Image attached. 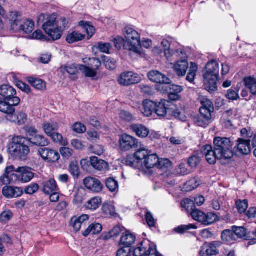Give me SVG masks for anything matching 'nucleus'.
<instances>
[{
	"mask_svg": "<svg viewBox=\"0 0 256 256\" xmlns=\"http://www.w3.org/2000/svg\"><path fill=\"white\" fill-rule=\"evenodd\" d=\"M54 16H46L42 14L38 18V23H43L42 28L45 32L53 41L60 38L64 28L66 26L68 21L64 18H61L57 22Z\"/></svg>",
	"mask_w": 256,
	"mask_h": 256,
	"instance_id": "nucleus-1",
	"label": "nucleus"
},
{
	"mask_svg": "<svg viewBox=\"0 0 256 256\" xmlns=\"http://www.w3.org/2000/svg\"><path fill=\"white\" fill-rule=\"evenodd\" d=\"M16 90L8 84H3L0 86V111L6 114H12L15 112L14 106H18L20 100L16 96Z\"/></svg>",
	"mask_w": 256,
	"mask_h": 256,
	"instance_id": "nucleus-2",
	"label": "nucleus"
},
{
	"mask_svg": "<svg viewBox=\"0 0 256 256\" xmlns=\"http://www.w3.org/2000/svg\"><path fill=\"white\" fill-rule=\"evenodd\" d=\"M219 76V65L213 60L208 62L203 70L204 82L206 89L210 93L218 90L217 81Z\"/></svg>",
	"mask_w": 256,
	"mask_h": 256,
	"instance_id": "nucleus-3",
	"label": "nucleus"
},
{
	"mask_svg": "<svg viewBox=\"0 0 256 256\" xmlns=\"http://www.w3.org/2000/svg\"><path fill=\"white\" fill-rule=\"evenodd\" d=\"M28 140L24 137L15 136L8 146L9 153L15 159L26 160L30 152Z\"/></svg>",
	"mask_w": 256,
	"mask_h": 256,
	"instance_id": "nucleus-4",
	"label": "nucleus"
},
{
	"mask_svg": "<svg viewBox=\"0 0 256 256\" xmlns=\"http://www.w3.org/2000/svg\"><path fill=\"white\" fill-rule=\"evenodd\" d=\"M123 34L125 38L124 48L128 50L130 54L140 56L142 54L140 46V39L138 33L130 26H126L123 30Z\"/></svg>",
	"mask_w": 256,
	"mask_h": 256,
	"instance_id": "nucleus-5",
	"label": "nucleus"
},
{
	"mask_svg": "<svg viewBox=\"0 0 256 256\" xmlns=\"http://www.w3.org/2000/svg\"><path fill=\"white\" fill-rule=\"evenodd\" d=\"M200 102L202 106L200 108V115L195 118V122L198 126L206 127L212 122L214 105L210 100L204 96L200 98Z\"/></svg>",
	"mask_w": 256,
	"mask_h": 256,
	"instance_id": "nucleus-6",
	"label": "nucleus"
},
{
	"mask_svg": "<svg viewBox=\"0 0 256 256\" xmlns=\"http://www.w3.org/2000/svg\"><path fill=\"white\" fill-rule=\"evenodd\" d=\"M214 148L220 159L227 160L233 156V144L230 138L216 137L214 140Z\"/></svg>",
	"mask_w": 256,
	"mask_h": 256,
	"instance_id": "nucleus-7",
	"label": "nucleus"
},
{
	"mask_svg": "<svg viewBox=\"0 0 256 256\" xmlns=\"http://www.w3.org/2000/svg\"><path fill=\"white\" fill-rule=\"evenodd\" d=\"M190 214L192 218L202 224L208 226L214 224L218 220V216L212 212H208L207 214L195 208L192 210Z\"/></svg>",
	"mask_w": 256,
	"mask_h": 256,
	"instance_id": "nucleus-8",
	"label": "nucleus"
},
{
	"mask_svg": "<svg viewBox=\"0 0 256 256\" xmlns=\"http://www.w3.org/2000/svg\"><path fill=\"white\" fill-rule=\"evenodd\" d=\"M16 172L17 174H11L12 180L24 183L30 182L34 175L32 172V169L28 166L18 167L16 169Z\"/></svg>",
	"mask_w": 256,
	"mask_h": 256,
	"instance_id": "nucleus-9",
	"label": "nucleus"
},
{
	"mask_svg": "<svg viewBox=\"0 0 256 256\" xmlns=\"http://www.w3.org/2000/svg\"><path fill=\"white\" fill-rule=\"evenodd\" d=\"M174 54L177 56H181L182 59L177 61L174 65L173 68L178 76H184L188 68L186 54L181 48L178 49Z\"/></svg>",
	"mask_w": 256,
	"mask_h": 256,
	"instance_id": "nucleus-10",
	"label": "nucleus"
},
{
	"mask_svg": "<svg viewBox=\"0 0 256 256\" xmlns=\"http://www.w3.org/2000/svg\"><path fill=\"white\" fill-rule=\"evenodd\" d=\"M156 252V246L150 244L148 240H144L140 246L136 248L133 252L134 256H150Z\"/></svg>",
	"mask_w": 256,
	"mask_h": 256,
	"instance_id": "nucleus-11",
	"label": "nucleus"
},
{
	"mask_svg": "<svg viewBox=\"0 0 256 256\" xmlns=\"http://www.w3.org/2000/svg\"><path fill=\"white\" fill-rule=\"evenodd\" d=\"M222 243L220 241H214L210 242H205L200 247L199 252L200 256H213L219 254L218 248Z\"/></svg>",
	"mask_w": 256,
	"mask_h": 256,
	"instance_id": "nucleus-12",
	"label": "nucleus"
},
{
	"mask_svg": "<svg viewBox=\"0 0 256 256\" xmlns=\"http://www.w3.org/2000/svg\"><path fill=\"white\" fill-rule=\"evenodd\" d=\"M120 146L122 151H128L138 146V140L127 134H122L119 140Z\"/></svg>",
	"mask_w": 256,
	"mask_h": 256,
	"instance_id": "nucleus-13",
	"label": "nucleus"
},
{
	"mask_svg": "<svg viewBox=\"0 0 256 256\" xmlns=\"http://www.w3.org/2000/svg\"><path fill=\"white\" fill-rule=\"evenodd\" d=\"M141 80L140 76L132 72H127L122 73L118 78V82L120 85L128 86L138 84Z\"/></svg>",
	"mask_w": 256,
	"mask_h": 256,
	"instance_id": "nucleus-14",
	"label": "nucleus"
},
{
	"mask_svg": "<svg viewBox=\"0 0 256 256\" xmlns=\"http://www.w3.org/2000/svg\"><path fill=\"white\" fill-rule=\"evenodd\" d=\"M38 154L44 160L50 162H56L60 158V155L56 150L48 148L40 149Z\"/></svg>",
	"mask_w": 256,
	"mask_h": 256,
	"instance_id": "nucleus-15",
	"label": "nucleus"
},
{
	"mask_svg": "<svg viewBox=\"0 0 256 256\" xmlns=\"http://www.w3.org/2000/svg\"><path fill=\"white\" fill-rule=\"evenodd\" d=\"M84 184L87 189L96 193L101 192L103 188L102 184L98 180L90 176L84 180Z\"/></svg>",
	"mask_w": 256,
	"mask_h": 256,
	"instance_id": "nucleus-16",
	"label": "nucleus"
},
{
	"mask_svg": "<svg viewBox=\"0 0 256 256\" xmlns=\"http://www.w3.org/2000/svg\"><path fill=\"white\" fill-rule=\"evenodd\" d=\"M23 193L22 189L17 186H6L2 190L3 196L7 198H18L22 196Z\"/></svg>",
	"mask_w": 256,
	"mask_h": 256,
	"instance_id": "nucleus-17",
	"label": "nucleus"
},
{
	"mask_svg": "<svg viewBox=\"0 0 256 256\" xmlns=\"http://www.w3.org/2000/svg\"><path fill=\"white\" fill-rule=\"evenodd\" d=\"M202 152L205 156L206 161L210 164L216 163V159L220 160L216 152V150H213L212 146L206 145L203 146Z\"/></svg>",
	"mask_w": 256,
	"mask_h": 256,
	"instance_id": "nucleus-18",
	"label": "nucleus"
},
{
	"mask_svg": "<svg viewBox=\"0 0 256 256\" xmlns=\"http://www.w3.org/2000/svg\"><path fill=\"white\" fill-rule=\"evenodd\" d=\"M148 76L150 80L158 83L159 85L166 84L170 81V78L156 70L150 72L148 74Z\"/></svg>",
	"mask_w": 256,
	"mask_h": 256,
	"instance_id": "nucleus-19",
	"label": "nucleus"
},
{
	"mask_svg": "<svg viewBox=\"0 0 256 256\" xmlns=\"http://www.w3.org/2000/svg\"><path fill=\"white\" fill-rule=\"evenodd\" d=\"M158 90L162 92H172L179 94L183 90L182 86L171 84V80L166 84L158 85Z\"/></svg>",
	"mask_w": 256,
	"mask_h": 256,
	"instance_id": "nucleus-20",
	"label": "nucleus"
},
{
	"mask_svg": "<svg viewBox=\"0 0 256 256\" xmlns=\"http://www.w3.org/2000/svg\"><path fill=\"white\" fill-rule=\"evenodd\" d=\"M236 151L240 154H248L251 151L250 140L238 138L236 144Z\"/></svg>",
	"mask_w": 256,
	"mask_h": 256,
	"instance_id": "nucleus-21",
	"label": "nucleus"
},
{
	"mask_svg": "<svg viewBox=\"0 0 256 256\" xmlns=\"http://www.w3.org/2000/svg\"><path fill=\"white\" fill-rule=\"evenodd\" d=\"M170 102L165 100H162L160 102H156L154 112L160 117H164L168 110Z\"/></svg>",
	"mask_w": 256,
	"mask_h": 256,
	"instance_id": "nucleus-22",
	"label": "nucleus"
},
{
	"mask_svg": "<svg viewBox=\"0 0 256 256\" xmlns=\"http://www.w3.org/2000/svg\"><path fill=\"white\" fill-rule=\"evenodd\" d=\"M8 114V116L10 117V118H7L8 120L18 125L24 124L27 121V114L22 111L18 112L15 114L14 112L12 114Z\"/></svg>",
	"mask_w": 256,
	"mask_h": 256,
	"instance_id": "nucleus-23",
	"label": "nucleus"
},
{
	"mask_svg": "<svg viewBox=\"0 0 256 256\" xmlns=\"http://www.w3.org/2000/svg\"><path fill=\"white\" fill-rule=\"evenodd\" d=\"M130 130L140 138H145L150 134L149 130L141 124H134L130 126Z\"/></svg>",
	"mask_w": 256,
	"mask_h": 256,
	"instance_id": "nucleus-24",
	"label": "nucleus"
},
{
	"mask_svg": "<svg viewBox=\"0 0 256 256\" xmlns=\"http://www.w3.org/2000/svg\"><path fill=\"white\" fill-rule=\"evenodd\" d=\"M90 162L94 169L100 171L106 170L108 168V164L107 162L96 156L90 158Z\"/></svg>",
	"mask_w": 256,
	"mask_h": 256,
	"instance_id": "nucleus-25",
	"label": "nucleus"
},
{
	"mask_svg": "<svg viewBox=\"0 0 256 256\" xmlns=\"http://www.w3.org/2000/svg\"><path fill=\"white\" fill-rule=\"evenodd\" d=\"M28 140V144L38 146H45L48 144V141L42 135L38 134L34 138H26Z\"/></svg>",
	"mask_w": 256,
	"mask_h": 256,
	"instance_id": "nucleus-26",
	"label": "nucleus"
},
{
	"mask_svg": "<svg viewBox=\"0 0 256 256\" xmlns=\"http://www.w3.org/2000/svg\"><path fill=\"white\" fill-rule=\"evenodd\" d=\"M142 113L146 116H150L154 112L156 102L150 100H145L142 104Z\"/></svg>",
	"mask_w": 256,
	"mask_h": 256,
	"instance_id": "nucleus-27",
	"label": "nucleus"
},
{
	"mask_svg": "<svg viewBox=\"0 0 256 256\" xmlns=\"http://www.w3.org/2000/svg\"><path fill=\"white\" fill-rule=\"evenodd\" d=\"M89 216L87 214H83L78 218H72L71 219V224L72 225L74 230L76 232L80 230L81 226L84 224L86 221L88 220Z\"/></svg>",
	"mask_w": 256,
	"mask_h": 256,
	"instance_id": "nucleus-28",
	"label": "nucleus"
},
{
	"mask_svg": "<svg viewBox=\"0 0 256 256\" xmlns=\"http://www.w3.org/2000/svg\"><path fill=\"white\" fill-rule=\"evenodd\" d=\"M136 241V236L128 232L124 234L121 237L120 244L126 248H130Z\"/></svg>",
	"mask_w": 256,
	"mask_h": 256,
	"instance_id": "nucleus-29",
	"label": "nucleus"
},
{
	"mask_svg": "<svg viewBox=\"0 0 256 256\" xmlns=\"http://www.w3.org/2000/svg\"><path fill=\"white\" fill-rule=\"evenodd\" d=\"M58 186L56 182L54 179H50L43 184V192L48 195L56 192Z\"/></svg>",
	"mask_w": 256,
	"mask_h": 256,
	"instance_id": "nucleus-30",
	"label": "nucleus"
},
{
	"mask_svg": "<svg viewBox=\"0 0 256 256\" xmlns=\"http://www.w3.org/2000/svg\"><path fill=\"white\" fill-rule=\"evenodd\" d=\"M27 80L33 87L38 90H44L46 88V82L41 79L30 76L27 78Z\"/></svg>",
	"mask_w": 256,
	"mask_h": 256,
	"instance_id": "nucleus-31",
	"label": "nucleus"
},
{
	"mask_svg": "<svg viewBox=\"0 0 256 256\" xmlns=\"http://www.w3.org/2000/svg\"><path fill=\"white\" fill-rule=\"evenodd\" d=\"M18 12H12L10 14V17L12 18L11 20V30L14 32H18L22 30V24L17 18L14 19V17L18 16Z\"/></svg>",
	"mask_w": 256,
	"mask_h": 256,
	"instance_id": "nucleus-32",
	"label": "nucleus"
},
{
	"mask_svg": "<svg viewBox=\"0 0 256 256\" xmlns=\"http://www.w3.org/2000/svg\"><path fill=\"white\" fill-rule=\"evenodd\" d=\"M59 128L58 124L56 122H44L42 124V128L46 134L50 136Z\"/></svg>",
	"mask_w": 256,
	"mask_h": 256,
	"instance_id": "nucleus-33",
	"label": "nucleus"
},
{
	"mask_svg": "<svg viewBox=\"0 0 256 256\" xmlns=\"http://www.w3.org/2000/svg\"><path fill=\"white\" fill-rule=\"evenodd\" d=\"M102 204V199L98 196L92 198L84 204L86 209L94 210L98 208Z\"/></svg>",
	"mask_w": 256,
	"mask_h": 256,
	"instance_id": "nucleus-34",
	"label": "nucleus"
},
{
	"mask_svg": "<svg viewBox=\"0 0 256 256\" xmlns=\"http://www.w3.org/2000/svg\"><path fill=\"white\" fill-rule=\"evenodd\" d=\"M102 230V226L98 223L91 224L82 233L84 236L88 234H99Z\"/></svg>",
	"mask_w": 256,
	"mask_h": 256,
	"instance_id": "nucleus-35",
	"label": "nucleus"
},
{
	"mask_svg": "<svg viewBox=\"0 0 256 256\" xmlns=\"http://www.w3.org/2000/svg\"><path fill=\"white\" fill-rule=\"evenodd\" d=\"M158 162V158L156 154H148L144 161V164L147 168L156 166Z\"/></svg>",
	"mask_w": 256,
	"mask_h": 256,
	"instance_id": "nucleus-36",
	"label": "nucleus"
},
{
	"mask_svg": "<svg viewBox=\"0 0 256 256\" xmlns=\"http://www.w3.org/2000/svg\"><path fill=\"white\" fill-rule=\"evenodd\" d=\"M244 83L250 93L254 96H256V79L251 77L245 78L244 79Z\"/></svg>",
	"mask_w": 256,
	"mask_h": 256,
	"instance_id": "nucleus-37",
	"label": "nucleus"
},
{
	"mask_svg": "<svg viewBox=\"0 0 256 256\" xmlns=\"http://www.w3.org/2000/svg\"><path fill=\"white\" fill-rule=\"evenodd\" d=\"M232 230L234 234L235 238H239L246 240L248 238L247 230L244 227L232 226Z\"/></svg>",
	"mask_w": 256,
	"mask_h": 256,
	"instance_id": "nucleus-38",
	"label": "nucleus"
},
{
	"mask_svg": "<svg viewBox=\"0 0 256 256\" xmlns=\"http://www.w3.org/2000/svg\"><path fill=\"white\" fill-rule=\"evenodd\" d=\"M82 61L85 64H87L88 66L96 70L102 64L100 60L98 58H85L82 60Z\"/></svg>",
	"mask_w": 256,
	"mask_h": 256,
	"instance_id": "nucleus-39",
	"label": "nucleus"
},
{
	"mask_svg": "<svg viewBox=\"0 0 256 256\" xmlns=\"http://www.w3.org/2000/svg\"><path fill=\"white\" fill-rule=\"evenodd\" d=\"M222 240L226 242L231 243L236 240L233 230H224L221 235Z\"/></svg>",
	"mask_w": 256,
	"mask_h": 256,
	"instance_id": "nucleus-40",
	"label": "nucleus"
},
{
	"mask_svg": "<svg viewBox=\"0 0 256 256\" xmlns=\"http://www.w3.org/2000/svg\"><path fill=\"white\" fill-rule=\"evenodd\" d=\"M80 70L86 76L90 78H94L97 74L96 70L88 66L82 64L78 66Z\"/></svg>",
	"mask_w": 256,
	"mask_h": 256,
	"instance_id": "nucleus-41",
	"label": "nucleus"
},
{
	"mask_svg": "<svg viewBox=\"0 0 256 256\" xmlns=\"http://www.w3.org/2000/svg\"><path fill=\"white\" fill-rule=\"evenodd\" d=\"M197 70V65L194 62H190L189 72L186 76V80L190 83L193 82L194 80Z\"/></svg>",
	"mask_w": 256,
	"mask_h": 256,
	"instance_id": "nucleus-42",
	"label": "nucleus"
},
{
	"mask_svg": "<svg viewBox=\"0 0 256 256\" xmlns=\"http://www.w3.org/2000/svg\"><path fill=\"white\" fill-rule=\"evenodd\" d=\"M102 210L104 216H113L116 214L114 206L108 203H104L102 208Z\"/></svg>",
	"mask_w": 256,
	"mask_h": 256,
	"instance_id": "nucleus-43",
	"label": "nucleus"
},
{
	"mask_svg": "<svg viewBox=\"0 0 256 256\" xmlns=\"http://www.w3.org/2000/svg\"><path fill=\"white\" fill-rule=\"evenodd\" d=\"M84 38V36L76 32H72L68 34L66 38L68 42L70 44L74 43L82 40Z\"/></svg>",
	"mask_w": 256,
	"mask_h": 256,
	"instance_id": "nucleus-44",
	"label": "nucleus"
},
{
	"mask_svg": "<svg viewBox=\"0 0 256 256\" xmlns=\"http://www.w3.org/2000/svg\"><path fill=\"white\" fill-rule=\"evenodd\" d=\"M79 26H82L85 30L88 38H91L94 34L95 28L90 24V22L82 20L80 22Z\"/></svg>",
	"mask_w": 256,
	"mask_h": 256,
	"instance_id": "nucleus-45",
	"label": "nucleus"
},
{
	"mask_svg": "<svg viewBox=\"0 0 256 256\" xmlns=\"http://www.w3.org/2000/svg\"><path fill=\"white\" fill-rule=\"evenodd\" d=\"M200 185V182L195 178H191L185 183L183 188L186 191H191Z\"/></svg>",
	"mask_w": 256,
	"mask_h": 256,
	"instance_id": "nucleus-46",
	"label": "nucleus"
},
{
	"mask_svg": "<svg viewBox=\"0 0 256 256\" xmlns=\"http://www.w3.org/2000/svg\"><path fill=\"white\" fill-rule=\"evenodd\" d=\"M162 46L164 48V52L166 58L168 59L172 55L175 54V52L170 50V42L168 40H164L162 42Z\"/></svg>",
	"mask_w": 256,
	"mask_h": 256,
	"instance_id": "nucleus-47",
	"label": "nucleus"
},
{
	"mask_svg": "<svg viewBox=\"0 0 256 256\" xmlns=\"http://www.w3.org/2000/svg\"><path fill=\"white\" fill-rule=\"evenodd\" d=\"M22 30L26 34H29L32 32L34 29V22L31 20H26L22 24Z\"/></svg>",
	"mask_w": 256,
	"mask_h": 256,
	"instance_id": "nucleus-48",
	"label": "nucleus"
},
{
	"mask_svg": "<svg viewBox=\"0 0 256 256\" xmlns=\"http://www.w3.org/2000/svg\"><path fill=\"white\" fill-rule=\"evenodd\" d=\"M49 136L54 142L58 143L62 146H66L68 144V142L66 140H64L62 135L56 132Z\"/></svg>",
	"mask_w": 256,
	"mask_h": 256,
	"instance_id": "nucleus-49",
	"label": "nucleus"
},
{
	"mask_svg": "<svg viewBox=\"0 0 256 256\" xmlns=\"http://www.w3.org/2000/svg\"><path fill=\"white\" fill-rule=\"evenodd\" d=\"M69 172L74 178H78L80 172L78 164L76 162H72L70 163Z\"/></svg>",
	"mask_w": 256,
	"mask_h": 256,
	"instance_id": "nucleus-50",
	"label": "nucleus"
},
{
	"mask_svg": "<svg viewBox=\"0 0 256 256\" xmlns=\"http://www.w3.org/2000/svg\"><path fill=\"white\" fill-rule=\"evenodd\" d=\"M149 154L150 152L146 150L144 148H140L134 153V156L136 160L140 162V161L142 160L144 161L146 158Z\"/></svg>",
	"mask_w": 256,
	"mask_h": 256,
	"instance_id": "nucleus-51",
	"label": "nucleus"
},
{
	"mask_svg": "<svg viewBox=\"0 0 256 256\" xmlns=\"http://www.w3.org/2000/svg\"><path fill=\"white\" fill-rule=\"evenodd\" d=\"M236 206L239 213H244L248 208V201L246 200H239L236 202Z\"/></svg>",
	"mask_w": 256,
	"mask_h": 256,
	"instance_id": "nucleus-52",
	"label": "nucleus"
},
{
	"mask_svg": "<svg viewBox=\"0 0 256 256\" xmlns=\"http://www.w3.org/2000/svg\"><path fill=\"white\" fill-rule=\"evenodd\" d=\"M106 184L108 188L112 192H115L118 188V182L112 178H108L106 180Z\"/></svg>",
	"mask_w": 256,
	"mask_h": 256,
	"instance_id": "nucleus-53",
	"label": "nucleus"
},
{
	"mask_svg": "<svg viewBox=\"0 0 256 256\" xmlns=\"http://www.w3.org/2000/svg\"><path fill=\"white\" fill-rule=\"evenodd\" d=\"M104 62L106 68L110 70H114L117 66L116 61L114 58L104 56Z\"/></svg>",
	"mask_w": 256,
	"mask_h": 256,
	"instance_id": "nucleus-54",
	"label": "nucleus"
},
{
	"mask_svg": "<svg viewBox=\"0 0 256 256\" xmlns=\"http://www.w3.org/2000/svg\"><path fill=\"white\" fill-rule=\"evenodd\" d=\"M197 226L194 224H188V225H181L174 229V230L178 234H184L186 232L191 229H196Z\"/></svg>",
	"mask_w": 256,
	"mask_h": 256,
	"instance_id": "nucleus-55",
	"label": "nucleus"
},
{
	"mask_svg": "<svg viewBox=\"0 0 256 256\" xmlns=\"http://www.w3.org/2000/svg\"><path fill=\"white\" fill-rule=\"evenodd\" d=\"M60 70L64 74L66 72L68 74L74 75L78 72V68L74 64H68L60 68Z\"/></svg>",
	"mask_w": 256,
	"mask_h": 256,
	"instance_id": "nucleus-56",
	"label": "nucleus"
},
{
	"mask_svg": "<svg viewBox=\"0 0 256 256\" xmlns=\"http://www.w3.org/2000/svg\"><path fill=\"white\" fill-rule=\"evenodd\" d=\"M156 166L160 169L166 170L172 166V163L170 160L168 159L160 160L158 158V162Z\"/></svg>",
	"mask_w": 256,
	"mask_h": 256,
	"instance_id": "nucleus-57",
	"label": "nucleus"
},
{
	"mask_svg": "<svg viewBox=\"0 0 256 256\" xmlns=\"http://www.w3.org/2000/svg\"><path fill=\"white\" fill-rule=\"evenodd\" d=\"M125 163L126 165L135 168L139 166V162L132 156H128L125 159Z\"/></svg>",
	"mask_w": 256,
	"mask_h": 256,
	"instance_id": "nucleus-58",
	"label": "nucleus"
},
{
	"mask_svg": "<svg viewBox=\"0 0 256 256\" xmlns=\"http://www.w3.org/2000/svg\"><path fill=\"white\" fill-rule=\"evenodd\" d=\"M172 114L176 118L178 119L182 122L186 120L187 117L184 111L183 110L177 109L174 110Z\"/></svg>",
	"mask_w": 256,
	"mask_h": 256,
	"instance_id": "nucleus-59",
	"label": "nucleus"
},
{
	"mask_svg": "<svg viewBox=\"0 0 256 256\" xmlns=\"http://www.w3.org/2000/svg\"><path fill=\"white\" fill-rule=\"evenodd\" d=\"M13 214L10 210H4L0 214V222L5 223L10 220Z\"/></svg>",
	"mask_w": 256,
	"mask_h": 256,
	"instance_id": "nucleus-60",
	"label": "nucleus"
},
{
	"mask_svg": "<svg viewBox=\"0 0 256 256\" xmlns=\"http://www.w3.org/2000/svg\"><path fill=\"white\" fill-rule=\"evenodd\" d=\"M97 48L102 52L110 54V50L112 48V46L110 43L100 42L98 43Z\"/></svg>",
	"mask_w": 256,
	"mask_h": 256,
	"instance_id": "nucleus-61",
	"label": "nucleus"
},
{
	"mask_svg": "<svg viewBox=\"0 0 256 256\" xmlns=\"http://www.w3.org/2000/svg\"><path fill=\"white\" fill-rule=\"evenodd\" d=\"M122 228L120 226H115L112 230H111L108 234L104 236V239L108 240L112 237H116L120 234Z\"/></svg>",
	"mask_w": 256,
	"mask_h": 256,
	"instance_id": "nucleus-62",
	"label": "nucleus"
},
{
	"mask_svg": "<svg viewBox=\"0 0 256 256\" xmlns=\"http://www.w3.org/2000/svg\"><path fill=\"white\" fill-rule=\"evenodd\" d=\"M84 200V192L83 190H78L74 195V202L76 204H82Z\"/></svg>",
	"mask_w": 256,
	"mask_h": 256,
	"instance_id": "nucleus-63",
	"label": "nucleus"
},
{
	"mask_svg": "<svg viewBox=\"0 0 256 256\" xmlns=\"http://www.w3.org/2000/svg\"><path fill=\"white\" fill-rule=\"evenodd\" d=\"M145 218L148 226L150 228H154L156 226V221L154 219V216L152 213L150 212H147L146 214Z\"/></svg>",
	"mask_w": 256,
	"mask_h": 256,
	"instance_id": "nucleus-64",
	"label": "nucleus"
}]
</instances>
